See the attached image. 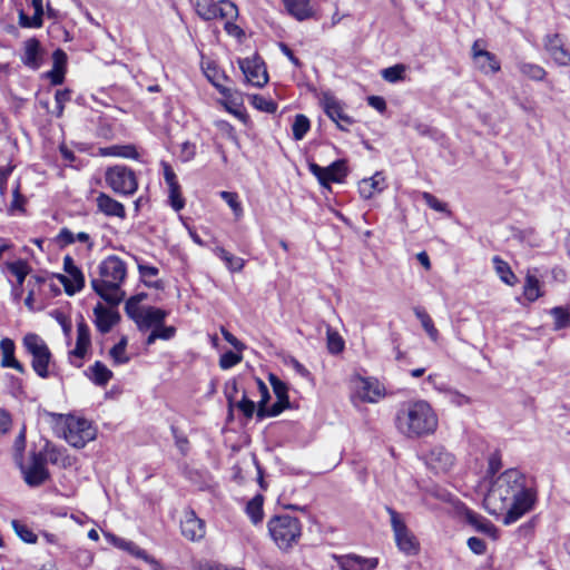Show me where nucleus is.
Masks as SVG:
<instances>
[{
    "mask_svg": "<svg viewBox=\"0 0 570 570\" xmlns=\"http://www.w3.org/2000/svg\"><path fill=\"white\" fill-rule=\"evenodd\" d=\"M63 271L66 274H59L58 279L63 285L68 295H73L85 287V275L78 268L70 256L63 258Z\"/></svg>",
    "mask_w": 570,
    "mask_h": 570,
    "instance_id": "obj_12",
    "label": "nucleus"
},
{
    "mask_svg": "<svg viewBox=\"0 0 570 570\" xmlns=\"http://www.w3.org/2000/svg\"><path fill=\"white\" fill-rule=\"evenodd\" d=\"M289 401L277 400L271 407H265L263 405L258 406L257 416L263 419L266 416H277L281 414L286 407H288Z\"/></svg>",
    "mask_w": 570,
    "mask_h": 570,
    "instance_id": "obj_42",
    "label": "nucleus"
},
{
    "mask_svg": "<svg viewBox=\"0 0 570 570\" xmlns=\"http://www.w3.org/2000/svg\"><path fill=\"white\" fill-rule=\"evenodd\" d=\"M12 426V416L6 410L0 407V436L7 434Z\"/></svg>",
    "mask_w": 570,
    "mask_h": 570,
    "instance_id": "obj_62",
    "label": "nucleus"
},
{
    "mask_svg": "<svg viewBox=\"0 0 570 570\" xmlns=\"http://www.w3.org/2000/svg\"><path fill=\"white\" fill-rule=\"evenodd\" d=\"M22 346L31 356V366L41 379H48L51 374L50 365L52 354L42 337L35 333H28L22 338Z\"/></svg>",
    "mask_w": 570,
    "mask_h": 570,
    "instance_id": "obj_6",
    "label": "nucleus"
},
{
    "mask_svg": "<svg viewBox=\"0 0 570 570\" xmlns=\"http://www.w3.org/2000/svg\"><path fill=\"white\" fill-rule=\"evenodd\" d=\"M140 301H141L140 296H134V297H130L126 302V305H125V311H126L127 315L135 323H137L139 321L138 316L142 313V311H145V306L139 305Z\"/></svg>",
    "mask_w": 570,
    "mask_h": 570,
    "instance_id": "obj_43",
    "label": "nucleus"
},
{
    "mask_svg": "<svg viewBox=\"0 0 570 570\" xmlns=\"http://www.w3.org/2000/svg\"><path fill=\"white\" fill-rule=\"evenodd\" d=\"M215 3L216 2L214 0H196L195 9H196L197 14L202 19L209 21L210 14H212L210 10H212V8H214Z\"/></svg>",
    "mask_w": 570,
    "mask_h": 570,
    "instance_id": "obj_51",
    "label": "nucleus"
},
{
    "mask_svg": "<svg viewBox=\"0 0 570 570\" xmlns=\"http://www.w3.org/2000/svg\"><path fill=\"white\" fill-rule=\"evenodd\" d=\"M308 168L317 177L322 186H328L330 183H341L347 173L344 160H336L327 167H321L315 163H311Z\"/></svg>",
    "mask_w": 570,
    "mask_h": 570,
    "instance_id": "obj_13",
    "label": "nucleus"
},
{
    "mask_svg": "<svg viewBox=\"0 0 570 570\" xmlns=\"http://www.w3.org/2000/svg\"><path fill=\"white\" fill-rule=\"evenodd\" d=\"M224 263L232 273L240 272L245 266V261L242 257H237L233 254H229Z\"/></svg>",
    "mask_w": 570,
    "mask_h": 570,
    "instance_id": "obj_61",
    "label": "nucleus"
},
{
    "mask_svg": "<svg viewBox=\"0 0 570 570\" xmlns=\"http://www.w3.org/2000/svg\"><path fill=\"white\" fill-rule=\"evenodd\" d=\"M210 11V20L219 19L226 22L228 20H236L238 17L237 6L229 0L216 1Z\"/></svg>",
    "mask_w": 570,
    "mask_h": 570,
    "instance_id": "obj_25",
    "label": "nucleus"
},
{
    "mask_svg": "<svg viewBox=\"0 0 570 570\" xmlns=\"http://www.w3.org/2000/svg\"><path fill=\"white\" fill-rule=\"evenodd\" d=\"M415 313V316L420 320L423 328L425 330V332L428 333V335L430 336V338L432 341H436L438 340V336H439V332L438 330L435 328L434 324H433V321L432 318L430 317V315L421 309V308H416L414 311Z\"/></svg>",
    "mask_w": 570,
    "mask_h": 570,
    "instance_id": "obj_40",
    "label": "nucleus"
},
{
    "mask_svg": "<svg viewBox=\"0 0 570 570\" xmlns=\"http://www.w3.org/2000/svg\"><path fill=\"white\" fill-rule=\"evenodd\" d=\"M287 12L298 21L309 19L313 16V9L309 0H283Z\"/></svg>",
    "mask_w": 570,
    "mask_h": 570,
    "instance_id": "obj_27",
    "label": "nucleus"
},
{
    "mask_svg": "<svg viewBox=\"0 0 570 570\" xmlns=\"http://www.w3.org/2000/svg\"><path fill=\"white\" fill-rule=\"evenodd\" d=\"M523 295L529 302H534L542 296L539 278L528 271L523 286Z\"/></svg>",
    "mask_w": 570,
    "mask_h": 570,
    "instance_id": "obj_32",
    "label": "nucleus"
},
{
    "mask_svg": "<svg viewBox=\"0 0 570 570\" xmlns=\"http://www.w3.org/2000/svg\"><path fill=\"white\" fill-rule=\"evenodd\" d=\"M407 67L403 63H397L392 67L385 68L381 71L382 78L391 83H395L405 79Z\"/></svg>",
    "mask_w": 570,
    "mask_h": 570,
    "instance_id": "obj_36",
    "label": "nucleus"
},
{
    "mask_svg": "<svg viewBox=\"0 0 570 570\" xmlns=\"http://www.w3.org/2000/svg\"><path fill=\"white\" fill-rule=\"evenodd\" d=\"M399 433L407 439L433 434L439 425L438 415L423 400L407 401L400 405L394 417Z\"/></svg>",
    "mask_w": 570,
    "mask_h": 570,
    "instance_id": "obj_2",
    "label": "nucleus"
},
{
    "mask_svg": "<svg viewBox=\"0 0 570 570\" xmlns=\"http://www.w3.org/2000/svg\"><path fill=\"white\" fill-rule=\"evenodd\" d=\"M66 53L58 49L53 53V67L50 71H48L47 77L50 79V82L55 86L61 85L65 80V71H66Z\"/></svg>",
    "mask_w": 570,
    "mask_h": 570,
    "instance_id": "obj_30",
    "label": "nucleus"
},
{
    "mask_svg": "<svg viewBox=\"0 0 570 570\" xmlns=\"http://www.w3.org/2000/svg\"><path fill=\"white\" fill-rule=\"evenodd\" d=\"M479 43L475 41L472 46V56L476 67L485 75L498 72L501 68L499 60L490 51L481 49Z\"/></svg>",
    "mask_w": 570,
    "mask_h": 570,
    "instance_id": "obj_18",
    "label": "nucleus"
},
{
    "mask_svg": "<svg viewBox=\"0 0 570 570\" xmlns=\"http://www.w3.org/2000/svg\"><path fill=\"white\" fill-rule=\"evenodd\" d=\"M563 47H564L563 41L558 33L547 37L546 49L550 53V56H552L554 52H557L558 50H560Z\"/></svg>",
    "mask_w": 570,
    "mask_h": 570,
    "instance_id": "obj_58",
    "label": "nucleus"
},
{
    "mask_svg": "<svg viewBox=\"0 0 570 570\" xmlns=\"http://www.w3.org/2000/svg\"><path fill=\"white\" fill-rule=\"evenodd\" d=\"M175 334L176 328L174 326H166L164 325V323H160V325L155 327L147 336L146 345H153L157 340H171L175 336Z\"/></svg>",
    "mask_w": 570,
    "mask_h": 570,
    "instance_id": "obj_35",
    "label": "nucleus"
},
{
    "mask_svg": "<svg viewBox=\"0 0 570 570\" xmlns=\"http://www.w3.org/2000/svg\"><path fill=\"white\" fill-rule=\"evenodd\" d=\"M327 348L332 354H338L344 348V341L341 335L333 331L332 328H327Z\"/></svg>",
    "mask_w": 570,
    "mask_h": 570,
    "instance_id": "obj_46",
    "label": "nucleus"
},
{
    "mask_svg": "<svg viewBox=\"0 0 570 570\" xmlns=\"http://www.w3.org/2000/svg\"><path fill=\"white\" fill-rule=\"evenodd\" d=\"M351 385L353 393L366 403H376L386 395L385 386L375 377L354 375Z\"/></svg>",
    "mask_w": 570,
    "mask_h": 570,
    "instance_id": "obj_9",
    "label": "nucleus"
},
{
    "mask_svg": "<svg viewBox=\"0 0 570 570\" xmlns=\"http://www.w3.org/2000/svg\"><path fill=\"white\" fill-rule=\"evenodd\" d=\"M220 197L228 204L235 217L239 219L243 216V207L238 200V195L232 191H220Z\"/></svg>",
    "mask_w": 570,
    "mask_h": 570,
    "instance_id": "obj_44",
    "label": "nucleus"
},
{
    "mask_svg": "<svg viewBox=\"0 0 570 570\" xmlns=\"http://www.w3.org/2000/svg\"><path fill=\"white\" fill-rule=\"evenodd\" d=\"M31 4L35 9V13L32 17L27 16L23 10L19 11V24L22 28H40V27H42L43 0H32Z\"/></svg>",
    "mask_w": 570,
    "mask_h": 570,
    "instance_id": "obj_26",
    "label": "nucleus"
},
{
    "mask_svg": "<svg viewBox=\"0 0 570 570\" xmlns=\"http://www.w3.org/2000/svg\"><path fill=\"white\" fill-rule=\"evenodd\" d=\"M0 351L2 356L0 365L2 367L14 368L21 374L26 373L24 366L14 356L16 345L11 338L4 337L0 341Z\"/></svg>",
    "mask_w": 570,
    "mask_h": 570,
    "instance_id": "obj_20",
    "label": "nucleus"
},
{
    "mask_svg": "<svg viewBox=\"0 0 570 570\" xmlns=\"http://www.w3.org/2000/svg\"><path fill=\"white\" fill-rule=\"evenodd\" d=\"M426 465L435 473H448L455 463V458L444 446L435 445L425 455Z\"/></svg>",
    "mask_w": 570,
    "mask_h": 570,
    "instance_id": "obj_14",
    "label": "nucleus"
},
{
    "mask_svg": "<svg viewBox=\"0 0 570 570\" xmlns=\"http://www.w3.org/2000/svg\"><path fill=\"white\" fill-rule=\"evenodd\" d=\"M267 528L272 539L282 550L292 548L302 535L301 521L289 514L273 517L268 521Z\"/></svg>",
    "mask_w": 570,
    "mask_h": 570,
    "instance_id": "obj_4",
    "label": "nucleus"
},
{
    "mask_svg": "<svg viewBox=\"0 0 570 570\" xmlns=\"http://www.w3.org/2000/svg\"><path fill=\"white\" fill-rule=\"evenodd\" d=\"M168 191H169V195H168L169 203H170L171 207L176 212H179L180 209H183L185 206V199L181 196L179 184L168 186Z\"/></svg>",
    "mask_w": 570,
    "mask_h": 570,
    "instance_id": "obj_48",
    "label": "nucleus"
},
{
    "mask_svg": "<svg viewBox=\"0 0 570 570\" xmlns=\"http://www.w3.org/2000/svg\"><path fill=\"white\" fill-rule=\"evenodd\" d=\"M271 383L277 400L288 401L287 386L275 375H271Z\"/></svg>",
    "mask_w": 570,
    "mask_h": 570,
    "instance_id": "obj_57",
    "label": "nucleus"
},
{
    "mask_svg": "<svg viewBox=\"0 0 570 570\" xmlns=\"http://www.w3.org/2000/svg\"><path fill=\"white\" fill-rule=\"evenodd\" d=\"M422 198L424 199L425 204L433 210L439 212V213L448 212V205L445 203L441 202L440 199H438L431 193L423 191Z\"/></svg>",
    "mask_w": 570,
    "mask_h": 570,
    "instance_id": "obj_53",
    "label": "nucleus"
},
{
    "mask_svg": "<svg viewBox=\"0 0 570 570\" xmlns=\"http://www.w3.org/2000/svg\"><path fill=\"white\" fill-rule=\"evenodd\" d=\"M167 316L168 312L163 308L145 306V311L138 316L139 321L136 325L140 332L153 331L160 323H164Z\"/></svg>",
    "mask_w": 570,
    "mask_h": 570,
    "instance_id": "obj_19",
    "label": "nucleus"
},
{
    "mask_svg": "<svg viewBox=\"0 0 570 570\" xmlns=\"http://www.w3.org/2000/svg\"><path fill=\"white\" fill-rule=\"evenodd\" d=\"M242 362V355L232 351L224 353L219 358V366L223 370H228Z\"/></svg>",
    "mask_w": 570,
    "mask_h": 570,
    "instance_id": "obj_55",
    "label": "nucleus"
},
{
    "mask_svg": "<svg viewBox=\"0 0 570 570\" xmlns=\"http://www.w3.org/2000/svg\"><path fill=\"white\" fill-rule=\"evenodd\" d=\"M386 512L390 515L391 528L397 549L407 556L417 554L420 551V542L407 528L402 514L391 507H386Z\"/></svg>",
    "mask_w": 570,
    "mask_h": 570,
    "instance_id": "obj_7",
    "label": "nucleus"
},
{
    "mask_svg": "<svg viewBox=\"0 0 570 570\" xmlns=\"http://www.w3.org/2000/svg\"><path fill=\"white\" fill-rule=\"evenodd\" d=\"M115 542H117V544L129 551L131 554H135L137 556L138 558H141V559H147V553L141 550L137 544H135L134 542L131 541H126L124 539H116L114 538Z\"/></svg>",
    "mask_w": 570,
    "mask_h": 570,
    "instance_id": "obj_56",
    "label": "nucleus"
},
{
    "mask_svg": "<svg viewBox=\"0 0 570 570\" xmlns=\"http://www.w3.org/2000/svg\"><path fill=\"white\" fill-rule=\"evenodd\" d=\"M55 99L58 109L57 116H61L65 104L71 99V91L68 89L58 90L55 95Z\"/></svg>",
    "mask_w": 570,
    "mask_h": 570,
    "instance_id": "obj_60",
    "label": "nucleus"
},
{
    "mask_svg": "<svg viewBox=\"0 0 570 570\" xmlns=\"http://www.w3.org/2000/svg\"><path fill=\"white\" fill-rule=\"evenodd\" d=\"M237 392H238V387H237V381L236 380H230V381H227L225 383V385H224V394H225V396L227 399L229 412H232V410L234 407L235 397H236Z\"/></svg>",
    "mask_w": 570,
    "mask_h": 570,
    "instance_id": "obj_54",
    "label": "nucleus"
},
{
    "mask_svg": "<svg viewBox=\"0 0 570 570\" xmlns=\"http://www.w3.org/2000/svg\"><path fill=\"white\" fill-rule=\"evenodd\" d=\"M101 156H114L122 158H138V153L132 145H114L99 149Z\"/></svg>",
    "mask_w": 570,
    "mask_h": 570,
    "instance_id": "obj_31",
    "label": "nucleus"
},
{
    "mask_svg": "<svg viewBox=\"0 0 570 570\" xmlns=\"http://www.w3.org/2000/svg\"><path fill=\"white\" fill-rule=\"evenodd\" d=\"M98 209L107 216H114L124 219L126 217L125 206L105 193H100L96 198Z\"/></svg>",
    "mask_w": 570,
    "mask_h": 570,
    "instance_id": "obj_22",
    "label": "nucleus"
},
{
    "mask_svg": "<svg viewBox=\"0 0 570 570\" xmlns=\"http://www.w3.org/2000/svg\"><path fill=\"white\" fill-rule=\"evenodd\" d=\"M238 63L248 83L263 87L268 82L265 63L258 56L239 59Z\"/></svg>",
    "mask_w": 570,
    "mask_h": 570,
    "instance_id": "obj_11",
    "label": "nucleus"
},
{
    "mask_svg": "<svg viewBox=\"0 0 570 570\" xmlns=\"http://www.w3.org/2000/svg\"><path fill=\"white\" fill-rule=\"evenodd\" d=\"M109 354L112 357L115 364H125L129 362V357L126 354V350L121 348L120 346L115 345L110 350Z\"/></svg>",
    "mask_w": 570,
    "mask_h": 570,
    "instance_id": "obj_64",
    "label": "nucleus"
},
{
    "mask_svg": "<svg viewBox=\"0 0 570 570\" xmlns=\"http://www.w3.org/2000/svg\"><path fill=\"white\" fill-rule=\"evenodd\" d=\"M537 493L527 488L523 475L510 469L497 476L484 499V509L492 515L502 517L505 525L517 522L535 504Z\"/></svg>",
    "mask_w": 570,
    "mask_h": 570,
    "instance_id": "obj_1",
    "label": "nucleus"
},
{
    "mask_svg": "<svg viewBox=\"0 0 570 570\" xmlns=\"http://www.w3.org/2000/svg\"><path fill=\"white\" fill-rule=\"evenodd\" d=\"M234 406L242 411L247 419H250L255 412V403L248 400L245 395L239 402H235Z\"/></svg>",
    "mask_w": 570,
    "mask_h": 570,
    "instance_id": "obj_59",
    "label": "nucleus"
},
{
    "mask_svg": "<svg viewBox=\"0 0 570 570\" xmlns=\"http://www.w3.org/2000/svg\"><path fill=\"white\" fill-rule=\"evenodd\" d=\"M246 512L254 524L259 523L263 520V498L261 495L253 498L247 503Z\"/></svg>",
    "mask_w": 570,
    "mask_h": 570,
    "instance_id": "obj_38",
    "label": "nucleus"
},
{
    "mask_svg": "<svg viewBox=\"0 0 570 570\" xmlns=\"http://www.w3.org/2000/svg\"><path fill=\"white\" fill-rule=\"evenodd\" d=\"M466 543L469 549L475 554H483L487 551V543L478 537L469 538Z\"/></svg>",
    "mask_w": 570,
    "mask_h": 570,
    "instance_id": "obj_63",
    "label": "nucleus"
},
{
    "mask_svg": "<svg viewBox=\"0 0 570 570\" xmlns=\"http://www.w3.org/2000/svg\"><path fill=\"white\" fill-rule=\"evenodd\" d=\"M494 269L499 275L500 279L507 285L513 286L517 284V276L511 271L509 264L504 262L501 257L494 256L492 258Z\"/></svg>",
    "mask_w": 570,
    "mask_h": 570,
    "instance_id": "obj_33",
    "label": "nucleus"
},
{
    "mask_svg": "<svg viewBox=\"0 0 570 570\" xmlns=\"http://www.w3.org/2000/svg\"><path fill=\"white\" fill-rule=\"evenodd\" d=\"M58 425L65 440L73 448H83L96 438V429L87 419L75 415H60Z\"/></svg>",
    "mask_w": 570,
    "mask_h": 570,
    "instance_id": "obj_5",
    "label": "nucleus"
},
{
    "mask_svg": "<svg viewBox=\"0 0 570 570\" xmlns=\"http://www.w3.org/2000/svg\"><path fill=\"white\" fill-rule=\"evenodd\" d=\"M90 379L99 386H105L112 377V372L101 362L97 361L89 367Z\"/></svg>",
    "mask_w": 570,
    "mask_h": 570,
    "instance_id": "obj_34",
    "label": "nucleus"
},
{
    "mask_svg": "<svg viewBox=\"0 0 570 570\" xmlns=\"http://www.w3.org/2000/svg\"><path fill=\"white\" fill-rule=\"evenodd\" d=\"M8 271L17 278L18 286H22L30 267L26 261L18 259L16 262L7 263Z\"/></svg>",
    "mask_w": 570,
    "mask_h": 570,
    "instance_id": "obj_37",
    "label": "nucleus"
},
{
    "mask_svg": "<svg viewBox=\"0 0 570 570\" xmlns=\"http://www.w3.org/2000/svg\"><path fill=\"white\" fill-rule=\"evenodd\" d=\"M385 188V178L381 173H375L370 178H364L358 183V191L362 198L370 199L375 194Z\"/></svg>",
    "mask_w": 570,
    "mask_h": 570,
    "instance_id": "obj_24",
    "label": "nucleus"
},
{
    "mask_svg": "<svg viewBox=\"0 0 570 570\" xmlns=\"http://www.w3.org/2000/svg\"><path fill=\"white\" fill-rule=\"evenodd\" d=\"M94 314L96 316V326L99 332L108 333L112 326L119 321V315L117 312L111 311L102 306V304H98L94 308Z\"/></svg>",
    "mask_w": 570,
    "mask_h": 570,
    "instance_id": "obj_23",
    "label": "nucleus"
},
{
    "mask_svg": "<svg viewBox=\"0 0 570 570\" xmlns=\"http://www.w3.org/2000/svg\"><path fill=\"white\" fill-rule=\"evenodd\" d=\"M90 346V331L88 325L81 321L77 324L76 347L70 352L72 356L82 358Z\"/></svg>",
    "mask_w": 570,
    "mask_h": 570,
    "instance_id": "obj_28",
    "label": "nucleus"
},
{
    "mask_svg": "<svg viewBox=\"0 0 570 570\" xmlns=\"http://www.w3.org/2000/svg\"><path fill=\"white\" fill-rule=\"evenodd\" d=\"M341 570H375L377 558H364L357 554L333 556Z\"/></svg>",
    "mask_w": 570,
    "mask_h": 570,
    "instance_id": "obj_17",
    "label": "nucleus"
},
{
    "mask_svg": "<svg viewBox=\"0 0 570 570\" xmlns=\"http://www.w3.org/2000/svg\"><path fill=\"white\" fill-rule=\"evenodd\" d=\"M99 277L92 278V289L107 303L118 305L125 297L121 285L127 276L126 263L116 255L106 257L99 264Z\"/></svg>",
    "mask_w": 570,
    "mask_h": 570,
    "instance_id": "obj_3",
    "label": "nucleus"
},
{
    "mask_svg": "<svg viewBox=\"0 0 570 570\" xmlns=\"http://www.w3.org/2000/svg\"><path fill=\"white\" fill-rule=\"evenodd\" d=\"M252 102L253 106L261 111L274 114L277 110V104L275 101H273L272 99H267L261 95H254Z\"/></svg>",
    "mask_w": 570,
    "mask_h": 570,
    "instance_id": "obj_47",
    "label": "nucleus"
},
{
    "mask_svg": "<svg viewBox=\"0 0 570 570\" xmlns=\"http://www.w3.org/2000/svg\"><path fill=\"white\" fill-rule=\"evenodd\" d=\"M21 60L31 69H38L40 67V43L37 39L31 38L24 42V52Z\"/></svg>",
    "mask_w": 570,
    "mask_h": 570,
    "instance_id": "obj_29",
    "label": "nucleus"
},
{
    "mask_svg": "<svg viewBox=\"0 0 570 570\" xmlns=\"http://www.w3.org/2000/svg\"><path fill=\"white\" fill-rule=\"evenodd\" d=\"M105 180L112 191L119 195H132L138 188L134 170L122 165L108 167L105 173Z\"/></svg>",
    "mask_w": 570,
    "mask_h": 570,
    "instance_id": "obj_8",
    "label": "nucleus"
},
{
    "mask_svg": "<svg viewBox=\"0 0 570 570\" xmlns=\"http://www.w3.org/2000/svg\"><path fill=\"white\" fill-rule=\"evenodd\" d=\"M181 534L190 541H199L205 538L206 525L205 521L198 518L194 510L188 509L184 512V518L180 522Z\"/></svg>",
    "mask_w": 570,
    "mask_h": 570,
    "instance_id": "obj_15",
    "label": "nucleus"
},
{
    "mask_svg": "<svg viewBox=\"0 0 570 570\" xmlns=\"http://www.w3.org/2000/svg\"><path fill=\"white\" fill-rule=\"evenodd\" d=\"M73 561L82 569L88 568L94 560V557L89 550L78 549L73 552Z\"/></svg>",
    "mask_w": 570,
    "mask_h": 570,
    "instance_id": "obj_52",
    "label": "nucleus"
},
{
    "mask_svg": "<svg viewBox=\"0 0 570 570\" xmlns=\"http://www.w3.org/2000/svg\"><path fill=\"white\" fill-rule=\"evenodd\" d=\"M23 480L29 487H39L45 483L50 473L47 469V458L43 452L32 453L30 463L21 466Z\"/></svg>",
    "mask_w": 570,
    "mask_h": 570,
    "instance_id": "obj_10",
    "label": "nucleus"
},
{
    "mask_svg": "<svg viewBox=\"0 0 570 570\" xmlns=\"http://www.w3.org/2000/svg\"><path fill=\"white\" fill-rule=\"evenodd\" d=\"M12 528L17 535L27 543H36L37 542V534L33 533V531L24 523L12 520L11 522Z\"/></svg>",
    "mask_w": 570,
    "mask_h": 570,
    "instance_id": "obj_41",
    "label": "nucleus"
},
{
    "mask_svg": "<svg viewBox=\"0 0 570 570\" xmlns=\"http://www.w3.org/2000/svg\"><path fill=\"white\" fill-rule=\"evenodd\" d=\"M520 71L533 80H542L546 76L544 69L533 63L520 65Z\"/></svg>",
    "mask_w": 570,
    "mask_h": 570,
    "instance_id": "obj_49",
    "label": "nucleus"
},
{
    "mask_svg": "<svg viewBox=\"0 0 570 570\" xmlns=\"http://www.w3.org/2000/svg\"><path fill=\"white\" fill-rule=\"evenodd\" d=\"M139 274L147 286L158 287V283H151L149 278L158 275L159 269L155 266L138 264Z\"/></svg>",
    "mask_w": 570,
    "mask_h": 570,
    "instance_id": "obj_50",
    "label": "nucleus"
},
{
    "mask_svg": "<svg viewBox=\"0 0 570 570\" xmlns=\"http://www.w3.org/2000/svg\"><path fill=\"white\" fill-rule=\"evenodd\" d=\"M311 124L306 116L296 115L292 125L293 137L295 140H302L309 130Z\"/></svg>",
    "mask_w": 570,
    "mask_h": 570,
    "instance_id": "obj_39",
    "label": "nucleus"
},
{
    "mask_svg": "<svg viewBox=\"0 0 570 570\" xmlns=\"http://www.w3.org/2000/svg\"><path fill=\"white\" fill-rule=\"evenodd\" d=\"M323 106L325 114L336 124L337 128L348 131L350 127L354 124V119L344 112L340 101L333 97L325 96Z\"/></svg>",
    "mask_w": 570,
    "mask_h": 570,
    "instance_id": "obj_16",
    "label": "nucleus"
},
{
    "mask_svg": "<svg viewBox=\"0 0 570 570\" xmlns=\"http://www.w3.org/2000/svg\"><path fill=\"white\" fill-rule=\"evenodd\" d=\"M551 315L554 318V327L557 330H561L568 327L570 325V314L568 311L561 306L553 307L550 311Z\"/></svg>",
    "mask_w": 570,
    "mask_h": 570,
    "instance_id": "obj_45",
    "label": "nucleus"
},
{
    "mask_svg": "<svg viewBox=\"0 0 570 570\" xmlns=\"http://www.w3.org/2000/svg\"><path fill=\"white\" fill-rule=\"evenodd\" d=\"M465 521L472 525L478 532H481L493 540L498 539V529L497 527L483 515L472 511L466 510L464 513Z\"/></svg>",
    "mask_w": 570,
    "mask_h": 570,
    "instance_id": "obj_21",
    "label": "nucleus"
}]
</instances>
